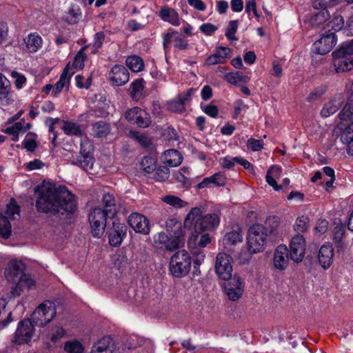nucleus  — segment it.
Here are the masks:
<instances>
[{
    "label": "nucleus",
    "instance_id": "obj_1",
    "mask_svg": "<svg viewBox=\"0 0 353 353\" xmlns=\"http://www.w3.org/2000/svg\"><path fill=\"white\" fill-rule=\"evenodd\" d=\"M36 207L39 212L73 214L77 210L75 196L65 187L43 185L39 190Z\"/></svg>",
    "mask_w": 353,
    "mask_h": 353
},
{
    "label": "nucleus",
    "instance_id": "obj_2",
    "mask_svg": "<svg viewBox=\"0 0 353 353\" xmlns=\"http://www.w3.org/2000/svg\"><path fill=\"white\" fill-rule=\"evenodd\" d=\"M220 218L216 214L202 216V210L199 207L191 209L184 219V227L188 230H210L218 226Z\"/></svg>",
    "mask_w": 353,
    "mask_h": 353
},
{
    "label": "nucleus",
    "instance_id": "obj_3",
    "mask_svg": "<svg viewBox=\"0 0 353 353\" xmlns=\"http://www.w3.org/2000/svg\"><path fill=\"white\" fill-rule=\"evenodd\" d=\"M191 263L192 259L189 253L184 250H179L170 258V272L174 277H183L189 273Z\"/></svg>",
    "mask_w": 353,
    "mask_h": 353
},
{
    "label": "nucleus",
    "instance_id": "obj_4",
    "mask_svg": "<svg viewBox=\"0 0 353 353\" xmlns=\"http://www.w3.org/2000/svg\"><path fill=\"white\" fill-rule=\"evenodd\" d=\"M268 234L265 228L260 224L252 225L247 238L248 252L253 254L261 252L265 250Z\"/></svg>",
    "mask_w": 353,
    "mask_h": 353
},
{
    "label": "nucleus",
    "instance_id": "obj_5",
    "mask_svg": "<svg viewBox=\"0 0 353 353\" xmlns=\"http://www.w3.org/2000/svg\"><path fill=\"white\" fill-rule=\"evenodd\" d=\"M57 315L56 304L50 301H45L40 304L32 314V321L39 327H44Z\"/></svg>",
    "mask_w": 353,
    "mask_h": 353
},
{
    "label": "nucleus",
    "instance_id": "obj_6",
    "mask_svg": "<svg viewBox=\"0 0 353 353\" xmlns=\"http://www.w3.org/2000/svg\"><path fill=\"white\" fill-rule=\"evenodd\" d=\"M20 217L19 206L16 201L12 200L7 205L6 210L0 212V235L8 239L11 234V220H15Z\"/></svg>",
    "mask_w": 353,
    "mask_h": 353
},
{
    "label": "nucleus",
    "instance_id": "obj_7",
    "mask_svg": "<svg viewBox=\"0 0 353 353\" xmlns=\"http://www.w3.org/2000/svg\"><path fill=\"white\" fill-rule=\"evenodd\" d=\"M107 217H110L108 212L99 207H95L90 211L89 221L92 234L94 236L100 237L103 235L106 225Z\"/></svg>",
    "mask_w": 353,
    "mask_h": 353
},
{
    "label": "nucleus",
    "instance_id": "obj_8",
    "mask_svg": "<svg viewBox=\"0 0 353 353\" xmlns=\"http://www.w3.org/2000/svg\"><path fill=\"white\" fill-rule=\"evenodd\" d=\"M30 319H24L19 323L14 333L13 342L18 345L28 343L33 336L34 327Z\"/></svg>",
    "mask_w": 353,
    "mask_h": 353
},
{
    "label": "nucleus",
    "instance_id": "obj_9",
    "mask_svg": "<svg viewBox=\"0 0 353 353\" xmlns=\"http://www.w3.org/2000/svg\"><path fill=\"white\" fill-rule=\"evenodd\" d=\"M232 257L225 253L220 252L216 257L215 271L218 276L223 280H229L232 277L233 268Z\"/></svg>",
    "mask_w": 353,
    "mask_h": 353
},
{
    "label": "nucleus",
    "instance_id": "obj_10",
    "mask_svg": "<svg viewBox=\"0 0 353 353\" xmlns=\"http://www.w3.org/2000/svg\"><path fill=\"white\" fill-rule=\"evenodd\" d=\"M306 241L301 234L294 235L290 244V257L295 263H300L303 260L305 254Z\"/></svg>",
    "mask_w": 353,
    "mask_h": 353
},
{
    "label": "nucleus",
    "instance_id": "obj_11",
    "mask_svg": "<svg viewBox=\"0 0 353 353\" xmlns=\"http://www.w3.org/2000/svg\"><path fill=\"white\" fill-rule=\"evenodd\" d=\"M65 335V330L60 325H55L46 329L41 333V337L48 347H54L57 346Z\"/></svg>",
    "mask_w": 353,
    "mask_h": 353
},
{
    "label": "nucleus",
    "instance_id": "obj_12",
    "mask_svg": "<svg viewBox=\"0 0 353 353\" xmlns=\"http://www.w3.org/2000/svg\"><path fill=\"white\" fill-rule=\"evenodd\" d=\"M225 284V291L228 299L232 301L239 300L244 292V283L237 275H234Z\"/></svg>",
    "mask_w": 353,
    "mask_h": 353
},
{
    "label": "nucleus",
    "instance_id": "obj_13",
    "mask_svg": "<svg viewBox=\"0 0 353 353\" xmlns=\"http://www.w3.org/2000/svg\"><path fill=\"white\" fill-rule=\"evenodd\" d=\"M125 119L132 124L141 128H146L150 124V117L146 111L138 107H134L125 112Z\"/></svg>",
    "mask_w": 353,
    "mask_h": 353
},
{
    "label": "nucleus",
    "instance_id": "obj_14",
    "mask_svg": "<svg viewBox=\"0 0 353 353\" xmlns=\"http://www.w3.org/2000/svg\"><path fill=\"white\" fill-rule=\"evenodd\" d=\"M185 228L175 218L168 219L165 222V229L170 236L176 240L180 247L184 243Z\"/></svg>",
    "mask_w": 353,
    "mask_h": 353
},
{
    "label": "nucleus",
    "instance_id": "obj_15",
    "mask_svg": "<svg viewBox=\"0 0 353 353\" xmlns=\"http://www.w3.org/2000/svg\"><path fill=\"white\" fill-rule=\"evenodd\" d=\"M128 223L137 233L144 235L150 233V222L144 215L137 212H133L129 215Z\"/></svg>",
    "mask_w": 353,
    "mask_h": 353
},
{
    "label": "nucleus",
    "instance_id": "obj_16",
    "mask_svg": "<svg viewBox=\"0 0 353 353\" xmlns=\"http://www.w3.org/2000/svg\"><path fill=\"white\" fill-rule=\"evenodd\" d=\"M25 265L21 261H10L5 270V276L8 282L15 283L23 276H29L24 274Z\"/></svg>",
    "mask_w": 353,
    "mask_h": 353
},
{
    "label": "nucleus",
    "instance_id": "obj_17",
    "mask_svg": "<svg viewBox=\"0 0 353 353\" xmlns=\"http://www.w3.org/2000/svg\"><path fill=\"white\" fill-rule=\"evenodd\" d=\"M336 43V38L334 32L323 34L320 39L314 43V51L319 54H325L330 52Z\"/></svg>",
    "mask_w": 353,
    "mask_h": 353
},
{
    "label": "nucleus",
    "instance_id": "obj_18",
    "mask_svg": "<svg viewBox=\"0 0 353 353\" xmlns=\"http://www.w3.org/2000/svg\"><path fill=\"white\" fill-rule=\"evenodd\" d=\"M154 246L160 250L172 251L180 248L179 245L171 236L165 232H159L153 236Z\"/></svg>",
    "mask_w": 353,
    "mask_h": 353
},
{
    "label": "nucleus",
    "instance_id": "obj_19",
    "mask_svg": "<svg viewBox=\"0 0 353 353\" xmlns=\"http://www.w3.org/2000/svg\"><path fill=\"white\" fill-rule=\"evenodd\" d=\"M70 162L72 165L79 166L85 171L91 173L93 170L94 159L88 152L84 153L81 147L79 154L72 155Z\"/></svg>",
    "mask_w": 353,
    "mask_h": 353
},
{
    "label": "nucleus",
    "instance_id": "obj_20",
    "mask_svg": "<svg viewBox=\"0 0 353 353\" xmlns=\"http://www.w3.org/2000/svg\"><path fill=\"white\" fill-rule=\"evenodd\" d=\"M127 227L124 223L114 222L109 231V243L112 246H119L126 235Z\"/></svg>",
    "mask_w": 353,
    "mask_h": 353
},
{
    "label": "nucleus",
    "instance_id": "obj_21",
    "mask_svg": "<svg viewBox=\"0 0 353 353\" xmlns=\"http://www.w3.org/2000/svg\"><path fill=\"white\" fill-rule=\"evenodd\" d=\"M345 102V97L342 93L335 94L331 99L326 102L321 111L322 117L327 118L338 111Z\"/></svg>",
    "mask_w": 353,
    "mask_h": 353
},
{
    "label": "nucleus",
    "instance_id": "obj_22",
    "mask_svg": "<svg viewBox=\"0 0 353 353\" xmlns=\"http://www.w3.org/2000/svg\"><path fill=\"white\" fill-rule=\"evenodd\" d=\"M109 79L114 85L121 86L129 81V72L123 65H115L109 73Z\"/></svg>",
    "mask_w": 353,
    "mask_h": 353
},
{
    "label": "nucleus",
    "instance_id": "obj_23",
    "mask_svg": "<svg viewBox=\"0 0 353 353\" xmlns=\"http://www.w3.org/2000/svg\"><path fill=\"white\" fill-rule=\"evenodd\" d=\"M163 39V46L165 50L170 48L172 41L174 42V48L180 50H185L189 46L188 41L181 36H179L178 32L175 30L164 34Z\"/></svg>",
    "mask_w": 353,
    "mask_h": 353
},
{
    "label": "nucleus",
    "instance_id": "obj_24",
    "mask_svg": "<svg viewBox=\"0 0 353 353\" xmlns=\"http://www.w3.org/2000/svg\"><path fill=\"white\" fill-rule=\"evenodd\" d=\"M195 92L194 89H190L186 92L180 94L178 97L168 103V108L174 112L181 113L185 110V103L190 100L191 96Z\"/></svg>",
    "mask_w": 353,
    "mask_h": 353
},
{
    "label": "nucleus",
    "instance_id": "obj_25",
    "mask_svg": "<svg viewBox=\"0 0 353 353\" xmlns=\"http://www.w3.org/2000/svg\"><path fill=\"white\" fill-rule=\"evenodd\" d=\"M14 93L12 91L9 80L0 73V104L8 105L14 101Z\"/></svg>",
    "mask_w": 353,
    "mask_h": 353
},
{
    "label": "nucleus",
    "instance_id": "obj_26",
    "mask_svg": "<svg viewBox=\"0 0 353 353\" xmlns=\"http://www.w3.org/2000/svg\"><path fill=\"white\" fill-rule=\"evenodd\" d=\"M334 248L331 243H326L319 249L318 260L321 267L326 270L333 263Z\"/></svg>",
    "mask_w": 353,
    "mask_h": 353
},
{
    "label": "nucleus",
    "instance_id": "obj_27",
    "mask_svg": "<svg viewBox=\"0 0 353 353\" xmlns=\"http://www.w3.org/2000/svg\"><path fill=\"white\" fill-rule=\"evenodd\" d=\"M290 252L285 245H279L274 254V265L279 270H284L288 266V255Z\"/></svg>",
    "mask_w": 353,
    "mask_h": 353
},
{
    "label": "nucleus",
    "instance_id": "obj_28",
    "mask_svg": "<svg viewBox=\"0 0 353 353\" xmlns=\"http://www.w3.org/2000/svg\"><path fill=\"white\" fill-rule=\"evenodd\" d=\"M191 236L188 240V246L191 248H204L210 243L211 239L208 234H203L204 230H190Z\"/></svg>",
    "mask_w": 353,
    "mask_h": 353
},
{
    "label": "nucleus",
    "instance_id": "obj_29",
    "mask_svg": "<svg viewBox=\"0 0 353 353\" xmlns=\"http://www.w3.org/2000/svg\"><path fill=\"white\" fill-rule=\"evenodd\" d=\"M225 183V175L221 172H216L209 177L204 178L196 185V188L197 189H203L206 188H211L212 186H223Z\"/></svg>",
    "mask_w": 353,
    "mask_h": 353
},
{
    "label": "nucleus",
    "instance_id": "obj_30",
    "mask_svg": "<svg viewBox=\"0 0 353 353\" xmlns=\"http://www.w3.org/2000/svg\"><path fill=\"white\" fill-rule=\"evenodd\" d=\"M232 50L229 48L219 47L215 50L214 54L208 57L206 63L208 65L223 63L232 56Z\"/></svg>",
    "mask_w": 353,
    "mask_h": 353
},
{
    "label": "nucleus",
    "instance_id": "obj_31",
    "mask_svg": "<svg viewBox=\"0 0 353 353\" xmlns=\"http://www.w3.org/2000/svg\"><path fill=\"white\" fill-rule=\"evenodd\" d=\"M70 64L68 63L65 68L62 74H61L59 80L56 83V84L54 86V89L52 92V95H53L54 97L57 96V94L60 93L65 87L66 88H68L70 78L74 73V71L70 72Z\"/></svg>",
    "mask_w": 353,
    "mask_h": 353
},
{
    "label": "nucleus",
    "instance_id": "obj_32",
    "mask_svg": "<svg viewBox=\"0 0 353 353\" xmlns=\"http://www.w3.org/2000/svg\"><path fill=\"white\" fill-rule=\"evenodd\" d=\"M24 50L28 52H36L41 48L42 39L37 33L29 34L23 39Z\"/></svg>",
    "mask_w": 353,
    "mask_h": 353
},
{
    "label": "nucleus",
    "instance_id": "obj_33",
    "mask_svg": "<svg viewBox=\"0 0 353 353\" xmlns=\"http://www.w3.org/2000/svg\"><path fill=\"white\" fill-rule=\"evenodd\" d=\"M101 203L105 208L103 210L108 212V214L110 218L117 214L119 210V207L117 201L112 194H104L101 199Z\"/></svg>",
    "mask_w": 353,
    "mask_h": 353
},
{
    "label": "nucleus",
    "instance_id": "obj_34",
    "mask_svg": "<svg viewBox=\"0 0 353 353\" xmlns=\"http://www.w3.org/2000/svg\"><path fill=\"white\" fill-rule=\"evenodd\" d=\"M243 241V235L239 230H232L225 234L223 239L224 249L231 251L233 246Z\"/></svg>",
    "mask_w": 353,
    "mask_h": 353
},
{
    "label": "nucleus",
    "instance_id": "obj_35",
    "mask_svg": "<svg viewBox=\"0 0 353 353\" xmlns=\"http://www.w3.org/2000/svg\"><path fill=\"white\" fill-rule=\"evenodd\" d=\"M333 57L334 65L337 72L350 71L353 68V60L341 54H335V52H333Z\"/></svg>",
    "mask_w": 353,
    "mask_h": 353
},
{
    "label": "nucleus",
    "instance_id": "obj_36",
    "mask_svg": "<svg viewBox=\"0 0 353 353\" xmlns=\"http://www.w3.org/2000/svg\"><path fill=\"white\" fill-rule=\"evenodd\" d=\"M159 17L161 19L172 26H179L180 25L179 16L178 13L169 7H163L159 10Z\"/></svg>",
    "mask_w": 353,
    "mask_h": 353
},
{
    "label": "nucleus",
    "instance_id": "obj_37",
    "mask_svg": "<svg viewBox=\"0 0 353 353\" xmlns=\"http://www.w3.org/2000/svg\"><path fill=\"white\" fill-rule=\"evenodd\" d=\"M163 163L170 167H176L182 162V156L176 150H168L161 157Z\"/></svg>",
    "mask_w": 353,
    "mask_h": 353
},
{
    "label": "nucleus",
    "instance_id": "obj_38",
    "mask_svg": "<svg viewBox=\"0 0 353 353\" xmlns=\"http://www.w3.org/2000/svg\"><path fill=\"white\" fill-rule=\"evenodd\" d=\"M14 285L11 288V294L12 296H19L24 288H30L34 285V281L30 276H23L19 280H17Z\"/></svg>",
    "mask_w": 353,
    "mask_h": 353
},
{
    "label": "nucleus",
    "instance_id": "obj_39",
    "mask_svg": "<svg viewBox=\"0 0 353 353\" xmlns=\"http://www.w3.org/2000/svg\"><path fill=\"white\" fill-rule=\"evenodd\" d=\"M281 168L277 165H272L268 170L266 174V181L271 185L275 190H279L281 186L276 183V179H279L281 172Z\"/></svg>",
    "mask_w": 353,
    "mask_h": 353
},
{
    "label": "nucleus",
    "instance_id": "obj_40",
    "mask_svg": "<svg viewBox=\"0 0 353 353\" xmlns=\"http://www.w3.org/2000/svg\"><path fill=\"white\" fill-rule=\"evenodd\" d=\"M345 232V228L343 225H336L332 230V240L336 244L338 250H341L345 245L343 241Z\"/></svg>",
    "mask_w": 353,
    "mask_h": 353
},
{
    "label": "nucleus",
    "instance_id": "obj_41",
    "mask_svg": "<svg viewBox=\"0 0 353 353\" xmlns=\"http://www.w3.org/2000/svg\"><path fill=\"white\" fill-rule=\"evenodd\" d=\"M125 64L134 72H141L144 68L143 59L137 55L128 57L125 60Z\"/></svg>",
    "mask_w": 353,
    "mask_h": 353
},
{
    "label": "nucleus",
    "instance_id": "obj_42",
    "mask_svg": "<svg viewBox=\"0 0 353 353\" xmlns=\"http://www.w3.org/2000/svg\"><path fill=\"white\" fill-rule=\"evenodd\" d=\"M111 341L108 337H103L92 346L90 353H112L110 348Z\"/></svg>",
    "mask_w": 353,
    "mask_h": 353
},
{
    "label": "nucleus",
    "instance_id": "obj_43",
    "mask_svg": "<svg viewBox=\"0 0 353 353\" xmlns=\"http://www.w3.org/2000/svg\"><path fill=\"white\" fill-rule=\"evenodd\" d=\"M92 134L94 136L102 138L106 137L110 131V125L105 122L98 121L93 124L92 128Z\"/></svg>",
    "mask_w": 353,
    "mask_h": 353
},
{
    "label": "nucleus",
    "instance_id": "obj_44",
    "mask_svg": "<svg viewBox=\"0 0 353 353\" xmlns=\"http://www.w3.org/2000/svg\"><path fill=\"white\" fill-rule=\"evenodd\" d=\"M224 79L232 85H237L240 82L247 83L250 80L248 76L244 75L241 72H228L225 74Z\"/></svg>",
    "mask_w": 353,
    "mask_h": 353
},
{
    "label": "nucleus",
    "instance_id": "obj_45",
    "mask_svg": "<svg viewBox=\"0 0 353 353\" xmlns=\"http://www.w3.org/2000/svg\"><path fill=\"white\" fill-rule=\"evenodd\" d=\"M353 114V92L347 98L346 103L339 114L341 121H346Z\"/></svg>",
    "mask_w": 353,
    "mask_h": 353
},
{
    "label": "nucleus",
    "instance_id": "obj_46",
    "mask_svg": "<svg viewBox=\"0 0 353 353\" xmlns=\"http://www.w3.org/2000/svg\"><path fill=\"white\" fill-rule=\"evenodd\" d=\"M61 128L67 135L80 136L82 133L80 125L72 121H63Z\"/></svg>",
    "mask_w": 353,
    "mask_h": 353
},
{
    "label": "nucleus",
    "instance_id": "obj_47",
    "mask_svg": "<svg viewBox=\"0 0 353 353\" xmlns=\"http://www.w3.org/2000/svg\"><path fill=\"white\" fill-rule=\"evenodd\" d=\"M344 19L341 15H336L333 19L330 21L324 28L327 30L328 33L337 32L343 27Z\"/></svg>",
    "mask_w": 353,
    "mask_h": 353
},
{
    "label": "nucleus",
    "instance_id": "obj_48",
    "mask_svg": "<svg viewBox=\"0 0 353 353\" xmlns=\"http://www.w3.org/2000/svg\"><path fill=\"white\" fill-rule=\"evenodd\" d=\"M81 17V9L78 7H72L65 14L63 19L70 24H75L79 21Z\"/></svg>",
    "mask_w": 353,
    "mask_h": 353
},
{
    "label": "nucleus",
    "instance_id": "obj_49",
    "mask_svg": "<svg viewBox=\"0 0 353 353\" xmlns=\"http://www.w3.org/2000/svg\"><path fill=\"white\" fill-rule=\"evenodd\" d=\"M63 348L68 353H83L84 351V346L77 339L66 341Z\"/></svg>",
    "mask_w": 353,
    "mask_h": 353
},
{
    "label": "nucleus",
    "instance_id": "obj_50",
    "mask_svg": "<svg viewBox=\"0 0 353 353\" xmlns=\"http://www.w3.org/2000/svg\"><path fill=\"white\" fill-rule=\"evenodd\" d=\"M327 8H321L322 10L316 13L312 19V24L313 26L318 27L325 22H326L330 18V13L326 10ZM318 8L317 10H319Z\"/></svg>",
    "mask_w": 353,
    "mask_h": 353
},
{
    "label": "nucleus",
    "instance_id": "obj_51",
    "mask_svg": "<svg viewBox=\"0 0 353 353\" xmlns=\"http://www.w3.org/2000/svg\"><path fill=\"white\" fill-rule=\"evenodd\" d=\"M162 201L166 204L176 208H181L188 205V203L186 201L174 195L165 196L162 199Z\"/></svg>",
    "mask_w": 353,
    "mask_h": 353
},
{
    "label": "nucleus",
    "instance_id": "obj_52",
    "mask_svg": "<svg viewBox=\"0 0 353 353\" xmlns=\"http://www.w3.org/2000/svg\"><path fill=\"white\" fill-rule=\"evenodd\" d=\"M279 224V218L275 216H272L266 219L265 225L263 227L265 228V232L267 233L269 232L270 234H272L277 230Z\"/></svg>",
    "mask_w": 353,
    "mask_h": 353
},
{
    "label": "nucleus",
    "instance_id": "obj_53",
    "mask_svg": "<svg viewBox=\"0 0 353 353\" xmlns=\"http://www.w3.org/2000/svg\"><path fill=\"white\" fill-rule=\"evenodd\" d=\"M335 54H341L353 60V39L344 43L341 47L335 52Z\"/></svg>",
    "mask_w": 353,
    "mask_h": 353
},
{
    "label": "nucleus",
    "instance_id": "obj_54",
    "mask_svg": "<svg viewBox=\"0 0 353 353\" xmlns=\"http://www.w3.org/2000/svg\"><path fill=\"white\" fill-rule=\"evenodd\" d=\"M143 89V79H137L133 81L130 85V95L134 99H139L142 94Z\"/></svg>",
    "mask_w": 353,
    "mask_h": 353
},
{
    "label": "nucleus",
    "instance_id": "obj_55",
    "mask_svg": "<svg viewBox=\"0 0 353 353\" xmlns=\"http://www.w3.org/2000/svg\"><path fill=\"white\" fill-rule=\"evenodd\" d=\"M86 58V56L83 52V49L80 50L76 56L74 57V61L72 63H69L70 64V72L74 71L73 68L74 69H81L84 66V61Z\"/></svg>",
    "mask_w": 353,
    "mask_h": 353
},
{
    "label": "nucleus",
    "instance_id": "obj_56",
    "mask_svg": "<svg viewBox=\"0 0 353 353\" xmlns=\"http://www.w3.org/2000/svg\"><path fill=\"white\" fill-rule=\"evenodd\" d=\"M309 226V218L305 216H301L296 220L294 225V229L300 234L306 232Z\"/></svg>",
    "mask_w": 353,
    "mask_h": 353
},
{
    "label": "nucleus",
    "instance_id": "obj_57",
    "mask_svg": "<svg viewBox=\"0 0 353 353\" xmlns=\"http://www.w3.org/2000/svg\"><path fill=\"white\" fill-rule=\"evenodd\" d=\"M154 178L157 181H165L170 176V170L167 166H159L154 170Z\"/></svg>",
    "mask_w": 353,
    "mask_h": 353
},
{
    "label": "nucleus",
    "instance_id": "obj_58",
    "mask_svg": "<svg viewBox=\"0 0 353 353\" xmlns=\"http://www.w3.org/2000/svg\"><path fill=\"white\" fill-rule=\"evenodd\" d=\"M341 141L347 145V152L350 155L353 156V133L345 132L341 136Z\"/></svg>",
    "mask_w": 353,
    "mask_h": 353
},
{
    "label": "nucleus",
    "instance_id": "obj_59",
    "mask_svg": "<svg viewBox=\"0 0 353 353\" xmlns=\"http://www.w3.org/2000/svg\"><path fill=\"white\" fill-rule=\"evenodd\" d=\"M340 0H313L312 7L314 9L325 8L337 4Z\"/></svg>",
    "mask_w": 353,
    "mask_h": 353
},
{
    "label": "nucleus",
    "instance_id": "obj_60",
    "mask_svg": "<svg viewBox=\"0 0 353 353\" xmlns=\"http://www.w3.org/2000/svg\"><path fill=\"white\" fill-rule=\"evenodd\" d=\"M238 29V21H231L229 23V27L226 31V37L231 41H236L235 34Z\"/></svg>",
    "mask_w": 353,
    "mask_h": 353
},
{
    "label": "nucleus",
    "instance_id": "obj_61",
    "mask_svg": "<svg viewBox=\"0 0 353 353\" xmlns=\"http://www.w3.org/2000/svg\"><path fill=\"white\" fill-rule=\"evenodd\" d=\"M325 87L321 86L316 88L307 97V101L312 102L320 99L325 92Z\"/></svg>",
    "mask_w": 353,
    "mask_h": 353
},
{
    "label": "nucleus",
    "instance_id": "obj_62",
    "mask_svg": "<svg viewBox=\"0 0 353 353\" xmlns=\"http://www.w3.org/2000/svg\"><path fill=\"white\" fill-rule=\"evenodd\" d=\"M141 165L147 173L152 172L156 168L154 161L150 157H144L141 161Z\"/></svg>",
    "mask_w": 353,
    "mask_h": 353
},
{
    "label": "nucleus",
    "instance_id": "obj_63",
    "mask_svg": "<svg viewBox=\"0 0 353 353\" xmlns=\"http://www.w3.org/2000/svg\"><path fill=\"white\" fill-rule=\"evenodd\" d=\"M11 77L15 79L14 85L17 89H21L23 88V84L26 81V78L24 75L20 74L17 71H12L11 72Z\"/></svg>",
    "mask_w": 353,
    "mask_h": 353
},
{
    "label": "nucleus",
    "instance_id": "obj_64",
    "mask_svg": "<svg viewBox=\"0 0 353 353\" xmlns=\"http://www.w3.org/2000/svg\"><path fill=\"white\" fill-rule=\"evenodd\" d=\"M23 126L21 121L14 123L12 126L7 128L3 132L8 134L16 135L23 130Z\"/></svg>",
    "mask_w": 353,
    "mask_h": 353
}]
</instances>
